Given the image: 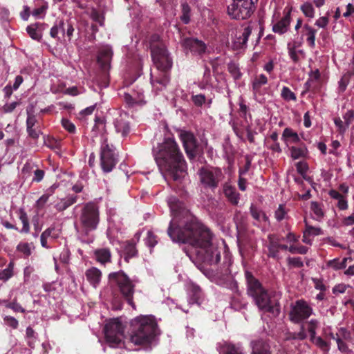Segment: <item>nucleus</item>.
Instances as JSON below:
<instances>
[{
  "instance_id": "f257e3e1",
  "label": "nucleus",
  "mask_w": 354,
  "mask_h": 354,
  "mask_svg": "<svg viewBox=\"0 0 354 354\" xmlns=\"http://www.w3.org/2000/svg\"><path fill=\"white\" fill-rule=\"evenodd\" d=\"M173 216L167 230L174 242L188 243L196 249L198 261L207 266H216L221 252L212 243V234L176 198L169 200Z\"/></svg>"
},
{
  "instance_id": "f03ea898",
  "label": "nucleus",
  "mask_w": 354,
  "mask_h": 354,
  "mask_svg": "<svg viewBox=\"0 0 354 354\" xmlns=\"http://www.w3.org/2000/svg\"><path fill=\"white\" fill-rule=\"evenodd\" d=\"M156 162L162 172L174 181H180L186 174V162L176 143L171 138L165 139L153 149Z\"/></svg>"
},
{
  "instance_id": "7ed1b4c3",
  "label": "nucleus",
  "mask_w": 354,
  "mask_h": 354,
  "mask_svg": "<svg viewBox=\"0 0 354 354\" xmlns=\"http://www.w3.org/2000/svg\"><path fill=\"white\" fill-rule=\"evenodd\" d=\"M247 286V294L252 297L259 310L270 313L274 316L280 313L279 299L281 293L268 292L261 283L253 274L246 271L245 273Z\"/></svg>"
},
{
  "instance_id": "20e7f679",
  "label": "nucleus",
  "mask_w": 354,
  "mask_h": 354,
  "mask_svg": "<svg viewBox=\"0 0 354 354\" xmlns=\"http://www.w3.org/2000/svg\"><path fill=\"white\" fill-rule=\"evenodd\" d=\"M130 340L135 345L149 344L156 335L157 323L153 316H139L131 321Z\"/></svg>"
},
{
  "instance_id": "39448f33",
  "label": "nucleus",
  "mask_w": 354,
  "mask_h": 354,
  "mask_svg": "<svg viewBox=\"0 0 354 354\" xmlns=\"http://www.w3.org/2000/svg\"><path fill=\"white\" fill-rule=\"evenodd\" d=\"M108 279L110 284L117 286L122 297L133 309H136L133 299L135 283L137 281L131 279L122 270L109 273Z\"/></svg>"
},
{
  "instance_id": "423d86ee",
  "label": "nucleus",
  "mask_w": 354,
  "mask_h": 354,
  "mask_svg": "<svg viewBox=\"0 0 354 354\" xmlns=\"http://www.w3.org/2000/svg\"><path fill=\"white\" fill-rule=\"evenodd\" d=\"M100 221L99 207L93 202L86 203L80 216V223L85 233L95 230Z\"/></svg>"
},
{
  "instance_id": "0eeeda50",
  "label": "nucleus",
  "mask_w": 354,
  "mask_h": 354,
  "mask_svg": "<svg viewBox=\"0 0 354 354\" xmlns=\"http://www.w3.org/2000/svg\"><path fill=\"white\" fill-rule=\"evenodd\" d=\"M152 61L158 71L167 72L172 67V59L162 43H151L150 44Z\"/></svg>"
},
{
  "instance_id": "6e6552de",
  "label": "nucleus",
  "mask_w": 354,
  "mask_h": 354,
  "mask_svg": "<svg viewBox=\"0 0 354 354\" xmlns=\"http://www.w3.org/2000/svg\"><path fill=\"white\" fill-rule=\"evenodd\" d=\"M254 10L252 0H233L227 8L229 16L232 19L238 20L249 18Z\"/></svg>"
},
{
  "instance_id": "1a4fd4ad",
  "label": "nucleus",
  "mask_w": 354,
  "mask_h": 354,
  "mask_svg": "<svg viewBox=\"0 0 354 354\" xmlns=\"http://www.w3.org/2000/svg\"><path fill=\"white\" fill-rule=\"evenodd\" d=\"M104 331L106 340L111 346H118L124 337V326L118 318L106 323Z\"/></svg>"
},
{
  "instance_id": "9d476101",
  "label": "nucleus",
  "mask_w": 354,
  "mask_h": 354,
  "mask_svg": "<svg viewBox=\"0 0 354 354\" xmlns=\"http://www.w3.org/2000/svg\"><path fill=\"white\" fill-rule=\"evenodd\" d=\"M198 174L203 186L211 189H216L223 178L221 169L217 167H201Z\"/></svg>"
},
{
  "instance_id": "9b49d317",
  "label": "nucleus",
  "mask_w": 354,
  "mask_h": 354,
  "mask_svg": "<svg viewBox=\"0 0 354 354\" xmlns=\"http://www.w3.org/2000/svg\"><path fill=\"white\" fill-rule=\"evenodd\" d=\"M312 313V308L306 301L300 299L296 301L294 304L291 305L289 317L292 322L299 323L308 319Z\"/></svg>"
},
{
  "instance_id": "f8f14e48",
  "label": "nucleus",
  "mask_w": 354,
  "mask_h": 354,
  "mask_svg": "<svg viewBox=\"0 0 354 354\" xmlns=\"http://www.w3.org/2000/svg\"><path fill=\"white\" fill-rule=\"evenodd\" d=\"M118 162L117 157L112 148L107 143L106 140L101 146L100 165L104 172L108 173L112 171Z\"/></svg>"
},
{
  "instance_id": "ddd939ff",
  "label": "nucleus",
  "mask_w": 354,
  "mask_h": 354,
  "mask_svg": "<svg viewBox=\"0 0 354 354\" xmlns=\"http://www.w3.org/2000/svg\"><path fill=\"white\" fill-rule=\"evenodd\" d=\"M35 108L33 104H30L26 108V131L28 136L33 140H37L42 134L39 129L38 120L35 115Z\"/></svg>"
},
{
  "instance_id": "4468645a",
  "label": "nucleus",
  "mask_w": 354,
  "mask_h": 354,
  "mask_svg": "<svg viewBox=\"0 0 354 354\" xmlns=\"http://www.w3.org/2000/svg\"><path fill=\"white\" fill-rule=\"evenodd\" d=\"M179 137L183 142L185 151L189 160H193L196 156V149L198 148L197 140L194 135L187 131H180Z\"/></svg>"
},
{
  "instance_id": "2eb2a0df",
  "label": "nucleus",
  "mask_w": 354,
  "mask_h": 354,
  "mask_svg": "<svg viewBox=\"0 0 354 354\" xmlns=\"http://www.w3.org/2000/svg\"><path fill=\"white\" fill-rule=\"evenodd\" d=\"M182 46L185 51H190L194 55L202 56L206 51L207 46L201 40L188 37L182 41Z\"/></svg>"
},
{
  "instance_id": "dca6fc26",
  "label": "nucleus",
  "mask_w": 354,
  "mask_h": 354,
  "mask_svg": "<svg viewBox=\"0 0 354 354\" xmlns=\"http://www.w3.org/2000/svg\"><path fill=\"white\" fill-rule=\"evenodd\" d=\"M113 51L111 46L106 45L101 47L98 51L97 61L104 72H108L111 68Z\"/></svg>"
},
{
  "instance_id": "f3484780",
  "label": "nucleus",
  "mask_w": 354,
  "mask_h": 354,
  "mask_svg": "<svg viewBox=\"0 0 354 354\" xmlns=\"http://www.w3.org/2000/svg\"><path fill=\"white\" fill-rule=\"evenodd\" d=\"M292 8H285L283 17L272 26V31L279 35L286 33L291 23Z\"/></svg>"
},
{
  "instance_id": "a211bd4d",
  "label": "nucleus",
  "mask_w": 354,
  "mask_h": 354,
  "mask_svg": "<svg viewBox=\"0 0 354 354\" xmlns=\"http://www.w3.org/2000/svg\"><path fill=\"white\" fill-rule=\"evenodd\" d=\"M258 29H261V27L259 24L256 22L250 23V24L244 28L241 35L236 38L235 41V44L236 47L242 48L243 46H245L252 30H258Z\"/></svg>"
},
{
  "instance_id": "6ab92c4d",
  "label": "nucleus",
  "mask_w": 354,
  "mask_h": 354,
  "mask_svg": "<svg viewBox=\"0 0 354 354\" xmlns=\"http://www.w3.org/2000/svg\"><path fill=\"white\" fill-rule=\"evenodd\" d=\"M160 76H153L151 73L150 82L153 87L158 91H162L165 88L169 83L170 78L167 72H162Z\"/></svg>"
},
{
  "instance_id": "aec40b11",
  "label": "nucleus",
  "mask_w": 354,
  "mask_h": 354,
  "mask_svg": "<svg viewBox=\"0 0 354 354\" xmlns=\"http://www.w3.org/2000/svg\"><path fill=\"white\" fill-rule=\"evenodd\" d=\"M317 30L308 24H305L302 27L301 37H305L308 45L314 48L315 47V35Z\"/></svg>"
},
{
  "instance_id": "412c9836",
  "label": "nucleus",
  "mask_w": 354,
  "mask_h": 354,
  "mask_svg": "<svg viewBox=\"0 0 354 354\" xmlns=\"http://www.w3.org/2000/svg\"><path fill=\"white\" fill-rule=\"evenodd\" d=\"M85 276L90 284L96 288L101 281L102 272L98 268L92 267L86 270Z\"/></svg>"
},
{
  "instance_id": "4be33fe9",
  "label": "nucleus",
  "mask_w": 354,
  "mask_h": 354,
  "mask_svg": "<svg viewBox=\"0 0 354 354\" xmlns=\"http://www.w3.org/2000/svg\"><path fill=\"white\" fill-rule=\"evenodd\" d=\"M268 256L274 259H278L281 239L274 235L270 234L268 236Z\"/></svg>"
},
{
  "instance_id": "5701e85b",
  "label": "nucleus",
  "mask_w": 354,
  "mask_h": 354,
  "mask_svg": "<svg viewBox=\"0 0 354 354\" xmlns=\"http://www.w3.org/2000/svg\"><path fill=\"white\" fill-rule=\"evenodd\" d=\"M252 354H271L268 344L262 339H258L251 342Z\"/></svg>"
},
{
  "instance_id": "b1692460",
  "label": "nucleus",
  "mask_w": 354,
  "mask_h": 354,
  "mask_svg": "<svg viewBox=\"0 0 354 354\" xmlns=\"http://www.w3.org/2000/svg\"><path fill=\"white\" fill-rule=\"evenodd\" d=\"M123 252L124 259L127 262H129L131 258L136 257L138 254V250L136 248L135 241L133 240L125 241L124 243Z\"/></svg>"
},
{
  "instance_id": "393cba45",
  "label": "nucleus",
  "mask_w": 354,
  "mask_h": 354,
  "mask_svg": "<svg viewBox=\"0 0 354 354\" xmlns=\"http://www.w3.org/2000/svg\"><path fill=\"white\" fill-rule=\"evenodd\" d=\"M66 23L63 20L56 22L50 31V37L61 40L62 37L65 35Z\"/></svg>"
},
{
  "instance_id": "a878e982",
  "label": "nucleus",
  "mask_w": 354,
  "mask_h": 354,
  "mask_svg": "<svg viewBox=\"0 0 354 354\" xmlns=\"http://www.w3.org/2000/svg\"><path fill=\"white\" fill-rule=\"evenodd\" d=\"M114 125L116 131L120 133L123 137L129 134L130 131L129 123L126 121L122 115L115 118Z\"/></svg>"
},
{
  "instance_id": "bb28decb",
  "label": "nucleus",
  "mask_w": 354,
  "mask_h": 354,
  "mask_svg": "<svg viewBox=\"0 0 354 354\" xmlns=\"http://www.w3.org/2000/svg\"><path fill=\"white\" fill-rule=\"evenodd\" d=\"M94 256L96 261L101 264L111 262V253L108 248H100L94 251Z\"/></svg>"
},
{
  "instance_id": "cd10ccee",
  "label": "nucleus",
  "mask_w": 354,
  "mask_h": 354,
  "mask_svg": "<svg viewBox=\"0 0 354 354\" xmlns=\"http://www.w3.org/2000/svg\"><path fill=\"white\" fill-rule=\"evenodd\" d=\"M223 192L226 198H227L232 205H237L239 203L240 194L236 191L234 187L225 185Z\"/></svg>"
},
{
  "instance_id": "c85d7f7f",
  "label": "nucleus",
  "mask_w": 354,
  "mask_h": 354,
  "mask_svg": "<svg viewBox=\"0 0 354 354\" xmlns=\"http://www.w3.org/2000/svg\"><path fill=\"white\" fill-rule=\"evenodd\" d=\"M282 138L287 146L290 144H295L300 142L298 134L290 128H286L282 134Z\"/></svg>"
},
{
  "instance_id": "c756f323",
  "label": "nucleus",
  "mask_w": 354,
  "mask_h": 354,
  "mask_svg": "<svg viewBox=\"0 0 354 354\" xmlns=\"http://www.w3.org/2000/svg\"><path fill=\"white\" fill-rule=\"evenodd\" d=\"M77 200V196L75 195H71L65 198L62 199L55 205V207L59 212H62L66 209L68 207L75 203Z\"/></svg>"
},
{
  "instance_id": "7c9ffc66",
  "label": "nucleus",
  "mask_w": 354,
  "mask_h": 354,
  "mask_svg": "<svg viewBox=\"0 0 354 354\" xmlns=\"http://www.w3.org/2000/svg\"><path fill=\"white\" fill-rule=\"evenodd\" d=\"M290 151L291 157L294 160L305 158L308 154V149L304 145L301 147L292 146L290 148Z\"/></svg>"
},
{
  "instance_id": "2f4dec72",
  "label": "nucleus",
  "mask_w": 354,
  "mask_h": 354,
  "mask_svg": "<svg viewBox=\"0 0 354 354\" xmlns=\"http://www.w3.org/2000/svg\"><path fill=\"white\" fill-rule=\"evenodd\" d=\"M268 82L267 77L261 74L259 75H257L252 82V89L254 93H258L260 91L261 87L263 85L266 84Z\"/></svg>"
},
{
  "instance_id": "473e14b6",
  "label": "nucleus",
  "mask_w": 354,
  "mask_h": 354,
  "mask_svg": "<svg viewBox=\"0 0 354 354\" xmlns=\"http://www.w3.org/2000/svg\"><path fill=\"white\" fill-rule=\"evenodd\" d=\"M14 262L10 261L7 268L0 270V281L3 282L7 281L14 275Z\"/></svg>"
},
{
  "instance_id": "72a5a7b5",
  "label": "nucleus",
  "mask_w": 354,
  "mask_h": 354,
  "mask_svg": "<svg viewBox=\"0 0 354 354\" xmlns=\"http://www.w3.org/2000/svg\"><path fill=\"white\" fill-rule=\"evenodd\" d=\"M38 25V24H31L26 28V30L32 39L39 41L41 39V33L37 30Z\"/></svg>"
},
{
  "instance_id": "f704fd0d",
  "label": "nucleus",
  "mask_w": 354,
  "mask_h": 354,
  "mask_svg": "<svg viewBox=\"0 0 354 354\" xmlns=\"http://www.w3.org/2000/svg\"><path fill=\"white\" fill-rule=\"evenodd\" d=\"M250 212L252 217L257 221L261 222L266 221L268 220V217L266 216L264 212L257 208L253 205L250 206Z\"/></svg>"
},
{
  "instance_id": "c9c22d12",
  "label": "nucleus",
  "mask_w": 354,
  "mask_h": 354,
  "mask_svg": "<svg viewBox=\"0 0 354 354\" xmlns=\"http://www.w3.org/2000/svg\"><path fill=\"white\" fill-rule=\"evenodd\" d=\"M220 352L223 354H242L240 349L232 344H225L221 346Z\"/></svg>"
},
{
  "instance_id": "e433bc0d",
  "label": "nucleus",
  "mask_w": 354,
  "mask_h": 354,
  "mask_svg": "<svg viewBox=\"0 0 354 354\" xmlns=\"http://www.w3.org/2000/svg\"><path fill=\"white\" fill-rule=\"evenodd\" d=\"M310 209L313 211L314 214L316 216L317 221H321L324 217V214L321 207V205L315 201H313L310 203Z\"/></svg>"
},
{
  "instance_id": "4c0bfd02",
  "label": "nucleus",
  "mask_w": 354,
  "mask_h": 354,
  "mask_svg": "<svg viewBox=\"0 0 354 354\" xmlns=\"http://www.w3.org/2000/svg\"><path fill=\"white\" fill-rule=\"evenodd\" d=\"M301 10L306 17L312 19L315 16V9L312 3L309 2H306L302 4L301 6Z\"/></svg>"
},
{
  "instance_id": "58836bf2",
  "label": "nucleus",
  "mask_w": 354,
  "mask_h": 354,
  "mask_svg": "<svg viewBox=\"0 0 354 354\" xmlns=\"http://www.w3.org/2000/svg\"><path fill=\"white\" fill-rule=\"evenodd\" d=\"M281 97L287 102L296 101V95L287 86H283L281 93Z\"/></svg>"
},
{
  "instance_id": "ea45409f",
  "label": "nucleus",
  "mask_w": 354,
  "mask_h": 354,
  "mask_svg": "<svg viewBox=\"0 0 354 354\" xmlns=\"http://www.w3.org/2000/svg\"><path fill=\"white\" fill-rule=\"evenodd\" d=\"M19 219L21 220V223H23V227L20 232L28 233L30 230L28 218L27 214L23 209H20Z\"/></svg>"
},
{
  "instance_id": "a19ab883",
  "label": "nucleus",
  "mask_w": 354,
  "mask_h": 354,
  "mask_svg": "<svg viewBox=\"0 0 354 354\" xmlns=\"http://www.w3.org/2000/svg\"><path fill=\"white\" fill-rule=\"evenodd\" d=\"M182 7V12L183 15L181 16V20L184 22V24H187L189 22L190 20V7L187 3H183L181 5Z\"/></svg>"
},
{
  "instance_id": "79ce46f5",
  "label": "nucleus",
  "mask_w": 354,
  "mask_h": 354,
  "mask_svg": "<svg viewBox=\"0 0 354 354\" xmlns=\"http://www.w3.org/2000/svg\"><path fill=\"white\" fill-rule=\"evenodd\" d=\"M227 69L235 80H238L241 77V73H240L239 68L235 63H229L227 64Z\"/></svg>"
},
{
  "instance_id": "37998d69",
  "label": "nucleus",
  "mask_w": 354,
  "mask_h": 354,
  "mask_svg": "<svg viewBox=\"0 0 354 354\" xmlns=\"http://www.w3.org/2000/svg\"><path fill=\"white\" fill-rule=\"evenodd\" d=\"M305 225H306V230L304 232H307V234L308 236L310 235H319L322 233L321 228L319 227H315L312 225H310L307 221L305 220Z\"/></svg>"
},
{
  "instance_id": "c03bdc74",
  "label": "nucleus",
  "mask_w": 354,
  "mask_h": 354,
  "mask_svg": "<svg viewBox=\"0 0 354 354\" xmlns=\"http://www.w3.org/2000/svg\"><path fill=\"white\" fill-rule=\"evenodd\" d=\"M336 342L337 344L338 350L344 354H350L351 350L348 348V345L340 337H337Z\"/></svg>"
},
{
  "instance_id": "a18cd8bd",
  "label": "nucleus",
  "mask_w": 354,
  "mask_h": 354,
  "mask_svg": "<svg viewBox=\"0 0 354 354\" xmlns=\"http://www.w3.org/2000/svg\"><path fill=\"white\" fill-rule=\"evenodd\" d=\"M296 168L297 172L305 178L306 173L308 170V165L306 162L300 161L296 163Z\"/></svg>"
},
{
  "instance_id": "49530a36",
  "label": "nucleus",
  "mask_w": 354,
  "mask_h": 354,
  "mask_svg": "<svg viewBox=\"0 0 354 354\" xmlns=\"http://www.w3.org/2000/svg\"><path fill=\"white\" fill-rule=\"evenodd\" d=\"M288 251L292 254H305L308 252V248L304 245L300 246H295V245H290L288 248Z\"/></svg>"
},
{
  "instance_id": "de8ad7c7",
  "label": "nucleus",
  "mask_w": 354,
  "mask_h": 354,
  "mask_svg": "<svg viewBox=\"0 0 354 354\" xmlns=\"http://www.w3.org/2000/svg\"><path fill=\"white\" fill-rule=\"evenodd\" d=\"M4 323L13 329H17L19 325L18 321L12 316H5L3 318Z\"/></svg>"
},
{
  "instance_id": "09e8293b",
  "label": "nucleus",
  "mask_w": 354,
  "mask_h": 354,
  "mask_svg": "<svg viewBox=\"0 0 354 354\" xmlns=\"http://www.w3.org/2000/svg\"><path fill=\"white\" fill-rule=\"evenodd\" d=\"M287 260L289 265L295 268H301L304 266V263L301 257H289Z\"/></svg>"
},
{
  "instance_id": "8fccbe9b",
  "label": "nucleus",
  "mask_w": 354,
  "mask_h": 354,
  "mask_svg": "<svg viewBox=\"0 0 354 354\" xmlns=\"http://www.w3.org/2000/svg\"><path fill=\"white\" fill-rule=\"evenodd\" d=\"M193 103L197 106H201L205 102V96L203 94L195 95L192 97Z\"/></svg>"
},
{
  "instance_id": "3c124183",
  "label": "nucleus",
  "mask_w": 354,
  "mask_h": 354,
  "mask_svg": "<svg viewBox=\"0 0 354 354\" xmlns=\"http://www.w3.org/2000/svg\"><path fill=\"white\" fill-rule=\"evenodd\" d=\"M146 243L149 247H154L157 243L156 236L152 232L149 231L146 239Z\"/></svg>"
},
{
  "instance_id": "603ef678",
  "label": "nucleus",
  "mask_w": 354,
  "mask_h": 354,
  "mask_svg": "<svg viewBox=\"0 0 354 354\" xmlns=\"http://www.w3.org/2000/svg\"><path fill=\"white\" fill-rule=\"evenodd\" d=\"M349 83V78L346 77V75H344L342 77L340 80L339 81V91L341 93H343L345 91L348 84Z\"/></svg>"
},
{
  "instance_id": "864d4df0",
  "label": "nucleus",
  "mask_w": 354,
  "mask_h": 354,
  "mask_svg": "<svg viewBox=\"0 0 354 354\" xmlns=\"http://www.w3.org/2000/svg\"><path fill=\"white\" fill-rule=\"evenodd\" d=\"M62 124L63 127L69 133H73L75 131V125L67 119H62Z\"/></svg>"
},
{
  "instance_id": "5fc2aeb1",
  "label": "nucleus",
  "mask_w": 354,
  "mask_h": 354,
  "mask_svg": "<svg viewBox=\"0 0 354 354\" xmlns=\"http://www.w3.org/2000/svg\"><path fill=\"white\" fill-rule=\"evenodd\" d=\"M315 344L323 351H328L329 350V344L322 337H318L315 339Z\"/></svg>"
},
{
  "instance_id": "6e6d98bb",
  "label": "nucleus",
  "mask_w": 354,
  "mask_h": 354,
  "mask_svg": "<svg viewBox=\"0 0 354 354\" xmlns=\"http://www.w3.org/2000/svg\"><path fill=\"white\" fill-rule=\"evenodd\" d=\"M17 250L26 256H29L31 254L30 245L27 243H19L17 245Z\"/></svg>"
},
{
  "instance_id": "4d7b16f0",
  "label": "nucleus",
  "mask_w": 354,
  "mask_h": 354,
  "mask_svg": "<svg viewBox=\"0 0 354 354\" xmlns=\"http://www.w3.org/2000/svg\"><path fill=\"white\" fill-rule=\"evenodd\" d=\"M334 123L336 127L338 128V131L340 133H344L348 127H346V124L344 123V122L341 120L340 118H335L334 119Z\"/></svg>"
},
{
  "instance_id": "13d9d810",
  "label": "nucleus",
  "mask_w": 354,
  "mask_h": 354,
  "mask_svg": "<svg viewBox=\"0 0 354 354\" xmlns=\"http://www.w3.org/2000/svg\"><path fill=\"white\" fill-rule=\"evenodd\" d=\"M6 307L8 308H10L13 310L15 312H21L24 313L25 310L23 308L20 304L17 303L16 301H12L10 303H8L6 305Z\"/></svg>"
},
{
  "instance_id": "bf43d9fd",
  "label": "nucleus",
  "mask_w": 354,
  "mask_h": 354,
  "mask_svg": "<svg viewBox=\"0 0 354 354\" xmlns=\"http://www.w3.org/2000/svg\"><path fill=\"white\" fill-rule=\"evenodd\" d=\"M343 118H344V123L346 124V127H348L350 125V124L354 120V111L353 110H348L344 115Z\"/></svg>"
},
{
  "instance_id": "052dcab7",
  "label": "nucleus",
  "mask_w": 354,
  "mask_h": 354,
  "mask_svg": "<svg viewBox=\"0 0 354 354\" xmlns=\"http://www.w3.org/2000/svg\"><path fill=\"white\" fill-rule=\"evenodd\" d=\"M286 211L284 210L283 206L280 205L278 209L275 212V217L277 221H281L285 218Z\"/></svg>"
},
{
  "instance_id": "680f3d73",
  "label": "nucleus",
  "mask_w": 354,
  "mask_h": 354,
  "mask_svg": "<svg viewBox=\"0 0 354 354\" xmlns=\"http://www.w3.org/2000/svg\"><path fill=\"white\" fill-rule=\"evenodd\" d=\"M328 24V17H319L315 21V25L319 28H325Z\"/></svg>"
},
{
  "instance_id": "e2e57ef3",
  "label": "nucleus",
  "mask_w": 354,
  "mask_h": 354,
  "mask_svg": "<svg viewBox=\"0 0 354 354\" xmlns=\"http://www.w3.org/2000/svg\"><path fill=\"white\" fill-rule=\"evenodd\" d=\"M211 79L212 78L210 69L209 68L205 66L203 78V83L207 85L210 83Z\"/></svg>"
},
{
  "instance_id": "0e129e2a",
  "label": "nucleus",
  "mask_w": 354,
  "mask_h": 354,
  "mask_svg": "<svg viewBox=\"0 0 354 354\" xmlns=\"http://www.w3.org/2000/svg\"><path fill=\"white\" fill-rule=\"evenodd\" d=\"M18 104L19 103L17 102H13L9 104L8 103L3 106L2 109L4 113H11Z\"/></svg>"
},
{
  "instance_id": "69168bd1",
  "label": "nucleus",
  "mask_w": 354,
  "mask_h": 354,
  "mask_svg": "<svg viewBox=\"0 0 354 354\" xmlns=\"http://www.w3.org/2000/svg\"><path fill=\"white\" fill-rule=\"evenodd\" d=\"M44 176V171L41 169H37L34 171V177L32 181L40 182Z\"/></svg>"
},
{
  "instance_id": "338daca9",
  "label": "nucleus",
  "mask_w": 354,
  "mask_h": 354,
  "mask_svg": "<svg viewBox=\"0 0 354 354\" xmlns=\"http://www.w3.org/2000/svg\"><path fill=\"white\" fill-rule=\"evenodd\" d=\"M49 198L48 194H44L42 195L37 201V205L39 207H42L48 201Z\"/></svg>"
},
{
  "instance_id": "774afa93",
  "label": "nucleus",
  "mask_w": 354,
  "mask_h": 354,
  "mask_svg": "<svg viewBox=\"0 0 354 354\" xmlns=\"http://www.w3.org/2000/svg\"><path fill=\"white\" fill-rule=\"evenodd\" d=\"M342 223L344 225H351L354 224V213L352 214L351 216L344 218L342 221Z\"/></svg>"
}]
</instances>
